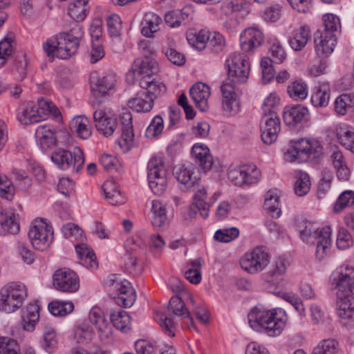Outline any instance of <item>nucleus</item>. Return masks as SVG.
<instances>
[{
	"mask_svg": "<svg viewBox=\"0 0 354 354\" xmlns=\"http://www.w3.org/2000/svg\"><path fill=\"white\" fill-rule=\"evenodd\" d=\"M250 327L257 331H266L270 336L279 335L286 324L285 311L274 309L272 311L252 309L248 315Z\"/></svg>",
	"mask_w": 354,
	"mask_h": 354,
	"instance_id": "1",
	"label": "nucleus"
},
{
	"mask_svg": "<svg viewBox=\"0 0 354 354\" xmlns=\"http://www.w3.org/2000/svg\"><path fill=\"white\" fill-rule=\"evenodd\" d=\"M79 48V39L71 30L70 32H61L48 39L43 44V49L48 57L53 60L55 56L67 59L73 56Z\"/></svg>",
	"mask_w": 354,
	"mask_h": 354,
	"instance_id": "2",
	"label": "nucleus"
},
{
	"mask_svg": "<svg viewBox=\"0 0 354 354\" xmlns=\"http://www.w3.org/2000/svg\"><path fill=\"white\" fill-rule=\"evenodd\" d=\"M324 156L323 146L317 140L299 139L292 142L285 153L286 160L301 162L307 159L318 163Z\"/></svg>",
	"mask_w": 354,
	"mask_h": 354,
	"instance_id": "3",
	"label": "nucleus"
},
{
	"mask_svg": "<svg viewBox=\"0 0 354 354\" xmlns=\"http://www.w3.org/2000/svg\"><path fill=\"white\" fill-rule=\"evenodd\" d=\"M301 239L307 243L316 245V257L324 259L329 252L331 245V228L329 226L317 230L313 224L308 221H301L298 224Z\"/></svg>",
	"mask_w": 354,
	"mask_h": 354,
	"instance_id": "4",
	"label": "nucleus"
},
{
	"mask_svg": "<svg viewBox=\"0 0 354 354\" xmlns=\"http://www.w3.org/2000/svg\"><path fill=\"white\" fill-rule=\"evenodd\" d=\"M145 91H141L136 97L128 101L129 106L138 113H148L153 107L154 100L161 93H165L166 86L164 84L149 85V82L142 80L139 85Z\"/></svg>",
	"mask_w": 354,
	"mask_h": 354,
	"instance_id": "5",
	"label": "nucleus"
},
{
	"mask_svg": "<svg viewBox=\"0 0 354 354\" xmlns=\"http://www.w3.org/2000/svg\"><path fill=\"white\" fill-rule=\"evenodd\" d=\"M27 297V290L24 284L12 282L0 290V310L6 313L16 311L23 305Z\"/></svg>",
	"mask_w": 354,
	"mask_h": 354,
	"instance_id": "6",
	"label": "nucleus"
},
{
	"mask_svg": "<svg viewBox=\"0 0 354 354\" xmlns=\"http://www.w3.org/2000/svg\"><path fill=\"white\" fill-rule=\"evenodd\" d=\"M158 64L156 61L150 57H144L143 59H137L131 71L127 74V80L129 82H138L141 85L142 80L149 82V85L163 84L152 75L158 73Z\"/></svg>",
	"mask_w": 354,
	"mask_h": 354,
	"instance_id": "7",
	"label": "nucleus"
},
{
	"mask_svg": "<svg viewBox=\"0 0 354 354\" xmlns=\"http://www.w3.org/2000/svg\"><path fill=\"white\" fill-rule=\"evenodd\" d=\"M52 161L62 170H68L72 173H78L84 163L82 150L75 147L73 151L58 149L51 155Z\"/></svg>",
	"mask_w": 354,
	"mask_h": 354,
	"instance_id": "8",
	"label": "nucleus"
},
{
	"mask_svg": "<svg viewBox=\"0 0 354 354\" xmlns=\"http://www.w3.org/2000/svg\"><path fill=\"white\" fill-rule=\"evenodd\" d=\"M149 186L154 194L161 195L167 186V169L160 158H151L147 165Z\"/></svg>",
	"mask_w": 354,
	"mask_h": 354,
	"instance_id": "9",
	"label": "nucleus"
},
{
	"mask_svg": "<svg viewBox=\"0 0 354 354\" xmlns=\"http://www.w3.org/2000/svg\"><path fill=\"white\" fill-rule=\"evenodd\" d=\"M106 286L109 288V291L115 294L113 299L118 306L129 308L136 301V292L128 281H118L113 277L107 280Z\"/></svg>",
	"mask_w": 354,
	"mask_h": 354,
	"instance_id": "10",
	"label": "nucleus"
},
{
	"mask_svg": "<svg viewBox=\"0 0 354 354\" xmlns=\"http://www.w3.org/2000/svg\"><path fill=\"white\" fill-rule=\"evenodd\" d=\"M270 262V255L266 247L258 246L247 252L241 259V268L250 274L262 271Z\"/></svg>",
	"mask_w": 354,
	"mask_h": 354,
	"instance_id": "11",
	"label": "nucleus"
},
{
	"mask_svg": "<svg viewBox=\"0 0 354 354\" xmlns=\"http://www.w3.org/2000/svg\"><path fill=\"white\" fill-rule=\"evenodd\" d=\"M227 74L231 80L237 83H245L250 71V64L247 55L234 53L225 61Z\"/></svg>",
	"mask_w": 354,
	"mask_h": 354,
	"instance_id": "12",
	"label": "nucleus"
},
{
	"mask_svg": "<svg viewBox=\"0 0 354 354\" xmlns=\"http://www.w3.org/2000/svg\"><path fill=\"white\" fill-rule=\"evenodd\" d=\"M28 238L35 249L43 250L52 243L53 228L44 219L35 220L29 230Z\"/></svg>",
	"mask_w": 354,
	"mask_h": 354,
	"instance_id": "13",
	"label": "nucleus"
},
{
	"mask_svg": "<svg viewBox=\"0 0 354 354\" xmlns=\"http://www.w3.org/2000/svg\"><path fill=\"white\" fill-rule=\"evenodd\" d=\"M96 129L105 137L111 136L118 126L117 118L111 109L103 107L93 113Z\"/></svg>",
	"mask_w": 354,
	"mask_h": 354,
	"instance_id": "14",
	"label": "nucleus"
},
{
	"mask_svg": "<svg viewBox=\"0 0 354 354\" xmlns=\"http://www.w3.org/2000/svg\"><path fill=\"white\" fill-rule=\"evenodd\" d=\"M345 272L342 270L337 273L332 280L333 288L337 289V297H347L353 299L354 297V275L353 268L346 266Z\"/></svg>",
	"mask_w": 354,
	"mask_h": 354,
	"instance_id": "15",
	"label": "nucleus"
},
{
	"mask_svg": "<svg viewBox=\"0 0 354 354\" xmlns=\"http://www.w3.org/2000/svg\"><path fill=\"white\" fill-rule=\"evenodd\" d=\"M53 286L62 292H75L80 288L78 276L73 270L59 269L53 274Z\"/></svg>",
	"mask_w": 354,
	"mask_h": 354,
	"instance_id": "16",
	"label": "nucleus"
},
{
	"mask_svg": "<svg viewBox=\"0 0 354 354\" xmlns=\"http://www.w3.org/2000/svg\"><path fill=\"white\" fill-rule=\"evenodd\" d=\"M261 125V139L266 145H271L277 138L281 129L280 119L278 113H271L270 115H263Z\"/></svg>",
	"mask_w": 354,
	"mask_h": 354,
	"instance_id": "17",
	"label": "nucleus"
},
{
	"mask_svg": "<svg viewBox=\"0 0 354 354\" xmlns=\"http://www.w3.org/2000/svg\"><path fill=\"white\" fill-rule=\"evenodd\" d=\"M223 95V109L227 116L234 115L240 110L239 91L231 83H225L221 86Z\"/></svg>",
	"mask_w": 354,
	"mask_h": 354,
	"instance_id": "18",
	"label": "nucleus"
},
{
	"mask_svg": "<svg viewBox=\"0 0 354 354\" xmlns=\"http://www.w3.org/2000/svg\"><path fill=\"white\" fill-rule=\"evenodd\" d=\"M89 321L95 326L101 342L109 343L112 337V328L99 308H93L89 311Z\"/></svg>",
	"mask_w": 354,
	"mask_h": 354,
	"instance_id": "19",
	"label": "nucleus"
},
{
	"mask_svg": "<svg viewBox=\"0 0 354 354\" xmlns=\"http://www.w3.org/2000/svg\"><path fill=\"white\" fill-rule=\"evenodd\" d=\"M335 35H326L316 32L314 35L315 49L319 57H328L334 50L336 44Z\"/></svg>",
	"mask_w": 354,
	"mask_h": 354,
	"instance_id": "20",
	"label": "nucleus"
},
{
	"mask_svg": "<svg viewBox=\"0 0 354 354\" xmlns=\"http://www.w3.org/2000/svg\"><path fill=\"white\" fill-rule=\"evenodd\" d=\"M240 41L241 50L246 53L250 52L263 44V35L258 28H247L241 33Z\"/></svg>",
	"mask_w": 354,
	"mask_h": 354,
	"instance_id": "21",
	"label": "nucleus"
},
{
	"mask_svg": "<svg viewBox=\"0 0 354 354\" xmlns=\"http://www.w3.org/2000/svg\"><path fill=\"white\" fill-rule=\"evenodd\" d=\"M192 155L195 158L199 169L205 173L213 166V158L209 148L205 145L195 144L192 149Z\"/></svg>",
	"mask_w": 354,
	"mask_h": 354,
	"instance_id": "22",
	"label": "nucleus"
},
{
	"mask_svg": "<svg viewBox=\"0 0 354 354\" xmlns=\"http://www.w3.org/2000/svg\"><path fill=\"white\" fill-rule=\"evenodd\" d=\"M309 113L307 108L301 105L285 108L283 113L284 122L289 127H294L297 124L308 120Z\"/></svg>",
	"mask_w": 354,
	"mask_h": 354,
	"instance_id": "23",
	"label": "nucleus"
},
{
	"mask_svg": "<svg viewBox=\"0 0 354 354\" xmlns=\"http://www.w3.org/2000/svg\"><path fill=\"white\" fill-rule=\"evenodd\" d=\"M189 95L196 106L204 112L207 109V100L210 95L209 87L203 83L198 82L189 89Z\"/></svg>",
	"mask_w": 354,
	"mask_h": 354,
	"instance_id": "24",
	"label": "nucleus"
},
{
	"mask_svg": "<svg viewBox=\"0 0 354 354\" xmlns=\"http://www.w3.org/2000/svg\"><path fill=\"white\" fill-rule=\"evenodd\" d=\"M120 120L122 125V134L119 140V145L122 147H125L129 149L133 145L134 137L132 115L130 112H124L120 115Z\"/></svg>",
	"mask_w": 354,
	"mask_h": 354,
	"instance_id": "25",
	"label": "nucleus"
},
{
	"mask_svg": "<svg viewBox=\"0 0 354 354\" xmlns=\"http://www.w3.org/2000/svg\"><path fill=\"white\" fill-rule=\"evenodd\" d=\"M330 161L337 169V176L339 179L347 180L350 176V171L346 165L342 151L337 146L333 145L330 147Z\"/></svg>",
	"mask_w": 354,
	"mask_h": 354,
	"instance_id": "26",
	"label": "nucleus"
},
{
	"mask_svg": "<svg viewBox=\"0 0 354 354\" xmlns=\"http://www.w3.org/2000/svg\"><path fill=\"white\" fill-rule=\"evenodd\" d=\"M168 311L174 317H181L187 319L189 326L196 330L194 325L193 320L190 317V313L187 310L185 302L179 296L172 297L167 306Z\"/></svg>",
	"mask_w": 354,
	"mask_h": 354,
	"instance_id": "27",
	"label": "nucleus"
},
{
	"mask_svg": "<svg viewBox=\"0 0 354 354\" xmlns=\"http://www.w3.org/2000/svg\"><path fill=\"white\" fill-rule=\"evenodd\" d=\"M287 262L282 258H277L273 261L267 272V281L273 284L281 283L286 274Z\"/></svg>",
	"mask_w": 354,
	"mask_h": 354,
	"instance_id": "28",
	"label": "nucleus"
},
{
	"mask_svg": "<svg viewBox=\"0 0 354 354\" xmlns=\"http://www.w3.org/2000/svg\"><path fill=\"white\" fill-rule=\"evenodd\" d=\"M151 223L155 227L165 229L169 225L165 205L158 200L152 201Z\"/></svg>",
	"mask_w": 354,
	"mask_h": 354,
	"instance_id": "29",
	"label": "nucleus"
},
{
	"mask_svg": "<svg viewBox=\"0 0 354 354\" xmlns=\"http://www.w3.org/2000/svg\"><path fill=\"white\" fill-rule=\"evenodd\" d=\"M310 30L308 26L295 29L289 37V44L294 50H301L310 39Z\"/></svg>",
	"mask_w": 354,
	"mask_h": 354,
	"instance_id": "30",
	"label": "nucleus"
},
{
	"mask_svg": "<svg viewBox=\"0 0 354 354\" xmlns=\"http://www.w3.org/2000/svg\"><path fill=\"white\" fill-rule=\"evenodd\" d=\"M17 119L22 124L29 125L41 121V116L37 109V105L28 102L25 106L19 108Z\"/></svg>",
	"mask_w": 354,
	"mask_h": 354,
	"instance_id": "31",
	"label": "nucleus"
},
{
	"mask_svg": "<svg viewBox=\"0 0 354 354\" xmlns=\"http://www.w3.org/2000/svg\"><path fill=\"white\" fill-rule=\"evenodd\" d=\"M102 189L109 203L113 205H120L125 203L126 199L122 196L121 192L118 190V187L113 178L106 180L103 185Z\"/></svg>",
	"mask_w": 354,
	"mask_h": 354,
	"instance_id": "32",
	"label": "nucleus"
},
{
	"mask_svg": "<svg viewBox=\"0 0 354 354\" xmlns=\"http://www.w3.org/2000/svg\"><path fill=\"white\" fill-rule=\"evenodd\" d=\"M39 306L37 303L29 304L21 316V326L24 330L32 331L39 319Z\"/></svg>",
	"mask_w": 354,
	"mask_h": 354,
	"instance_id": "33",
	"label": "nucleus"
},
{
	"mask_svg": "<svg viewBox=\"0 0 354 354\" xmlns=\"http://www.w3.org/2000/svg\"><path fill=\"white\" fill-rule=\"evenodd\" d=\"M162 19L153 12H147L141 22V33L147 37H153V33L159 30Z\"/></svg>",
	"mask_w": 354,
	"mask_h": 354,
	"instance_id": "34",
	"label": "nucleus"
},
{
	"mask_svg": "<svg viewBox=\"0 0 354 354\" xmlns=\"http://www.w3.org/2000/svg\"><path fill=\"white\" fill-rule=\"evenodd\" d=\"M115 82V77L112 74L106 75L98 79L91 86L93 95L105 96L106 95L111 94L114 89Z\"/></svg>",
	"mask_w": 354,
	"mask_h": 354,
	"instance_id": "35",
	"label": "nucleus"
},
{
	"mask_svg": "<svg viewBox=\"0 0 354 354\" xmlns=\"http://www.w3.org/2000/svg\"><path fill=\"white\" fill-rule=\"evenodd\" d=\"M80 263L86 268L95 269L98 265L93 251L84 243H80L75 246Z\"/></svg>",
	"mask_w": 354,
	"mask_h": 354,
	"instance_id": "36",
	"label": "nucleus"
},
{
	"mask_svg": "<svg viewBox=\"0 0 354 354\" xmlns=\"http://www.w3.org/2000/svg\"><path fill=\"white\" fill-rule=\"evenodd\" d=\"M35 137L43 149L53 147L56 141L55 132L48 125L39 126L35 131Z\"/></svg>",
	"mask_w": 354,
	"mask_h": 354,
	"instance_id": "37",
	"label": "nucleus"
},
{
	"mask_svg": "<svg viewBox=\"0 0 354 354\" xmlns=\"http://www.w3.org/2000/svg\"><path fill=\"white\" fill-rule=\"evenodd\" d=\"M110 319L113 326L124 333L131 330V317L122 310H113L110 313Z\"/></svg>",
	"mask_w": 354,
	"mask_h": 354,
	"instance_id": "38",
	"label": "nucleus"
},
{
	"mask_svg": "<svg viewBox=\"0 0 354 354\" xmlns=\"http://www.w3.org/2000/svg\"><path fill=\"white\" fill-rule=\"evenodd\" d=\"M336 134L339 143L354 153V129L346 124H340L336 128Z\"/></svg>",
	"mask_w": 354,
	"mask_h": 354,
	"instance_id": "39",
	"label": "nucleus"
},
{
	"mask_svg": "<svg viewBox=\"0 0 354 354\" xmlns=\"http://www.w3.org/2000/svg\"><path fill=\"white\" fill-rule=\"evenodd\" d=\"M88 118L84 116H76L69 123L71 130L77 136L86 140L91 135V130L88 127Z\"/></svg>",
	"mask_w": 354,
	"mask_h": 354,
	"instance_id": "40",
	"label": "nucleus"
},
{
	"mask_svg": "<svg viewBox=\"0 0 354 354\" xmlns=\"http://www.w3.org/2000/svg\"><path fill=\"white\" fill-rule=\"evenodd\" d=\"M329 86L327 84H322L315 88L311 97V103L315 107H324L328 105L330 94Z\"/></svg>",
	"mask_w": 354,
	"mask_h": 354,
	"instance_id": "41",
	"label": "nucleus"
},
{
	"mask_svg": "<svg viewBox=\"0 0 354 354\" xmlns=\"http://www.w3.org/2000/svg\"><path fill=\"white\" fill-rule=\"evenodd\" d=\"M263 206L272 218H277L280 216L279 196L274 191L270 190L267 192Z\"/></svg>",
	"mask_w": 354,
	"mask_h": 354,
	"instance_id": "42",
	"label": "nucleus"
},
{
	"mask_svg": "<svg viewBox=\"0 0 354 354\" xmlns=\"http://www.w3.org/2000/svg\"><path fill=\"white\" fill-rule=\"evenodd\" d=\"M354 313V297L337 298V315L344 319H349Z\"/></svg>",
	"mask_w": 354,
	"mask_h": 354,
	"instance_id": "43",
	"label": "nucleus"
},
{
	"mask_svg": "<svg viewBox=\"0 0 354 354\" xmlns=\"http://www.w3.org/2000/svg\"><path fill=\"white\" fill-rule=\"evenodd\" d=\"M74 309L71 301H52L48 305L50 313L54 316L63 317L71 313Z\"/></svg>",
	"mask_w": 354,
	"mask_h": 354,
	"instance_id": "44",
	"label": "nucleus"
},
{
	"mask_svg": "<svg viewBox=\"0 0 354 354\" xmlns=\"http://www.w3.org/2000/svg\"><path fill=\"white\" fill-rule=\"evenodd\" d=\"M209 33L201 30L198 33H190L187 35V39L190 45L198 50H203L208 44Z\"/></svg>",
	"mask_w": 354,
	"mask_h": 354,
	"instance_id": "45",
	"label": "nucleus"
},
{
	"mask_svg": "<svg viewBox=\"0 0 354 354\" xmlns=\"http://www.w3.org/2000/svg\"><path fill=\"white\" fill-rule=\"evenodd\" d=\"M19 215L13 212L6 214L1 221V225L5 233L15 234L19 231Z\"/></svg>",
	"mask_w": 354,
	"mask_h": 354,
	"instance_id": "46",
	"label": "nucleus"
},
{
	"mask_svg": "<svg viewBox=\"0 0 354 354\" xmlns=\"http://www.w3.org/2000/svg\"><path fill=\"white\" fill-rule=\"evenodd\" d=\"M310 180L309 176L303 171L297 174V180L295 184V192L299 196L306 195L310 190Z\"/></svg>",
	"mask_w": 354,
	"mask_h": 354,
	"instance_id": "47",
	"label": "nucleus"
},
{
	"mask_svg": "<svg viewBox=\"0 0 354 354\" xmlns=\"http://www.w3.org/2000/svg\"><path fill=\"white\" fill-rule=\"evenodd\" d=\"M37 109L39 111L41 116V120L47 114H51L55 118H58L61 115V113L58 108L51 102H48L43 98L38 99Z\"/></svg>",
	"mask_w": 354,
	"mask_h": 354,
	"instance_id": "48",
	"label": "nucleus"
},
{
	"mask_svg": "<svg viewBox=\"0 0 354 354\" xmlns=\"http://www.w3.org/2000/svg\"><path fill=\"white\" fill-rule=\"evenodd\" d=\"M290 97L295 100H303L308 95L307 86L304 82L295 81L288 87Z\"/></svg>",
	"mask_w": 354,
	"mask_h": 354,
	"instance_id": "49",
	"label": "nucleus"
},
{
	"mask_svg": "<svg viewBox=\"0 0 354 354\" xmlns=\"http://www.w3.org/2000/svg\"><path fill=\"white\" fill-rule=\"evenodd\" d=\"M339 344L333 339L322 340L313 351L312 354H336Z\"/></svg>",
	"mask_w": 354,
	"mask_h": 354,
	"instance_id": "50",
	"label": "nucleus"
},
{
	"mask_svg": "<svg viewBox=\"0 0 354 354\" xmlns=\"http://www.w3.org/2000/svg\"><path fill=\"white\" fill-rule=\"evenodd\" d=\"M207 196L206 190L204 188L199 189L194 195L195 206L198 208L201 216L206 218L209 215V205L205 201Z\"/></svg>",
	"mask_w": 354,
	"mask_h": 354,
	"instance_id": "51",
	"label": "nucleus"
},
{
	"mask_svg": "<svg viewBox=\"0 0 354 354\" xmlns=\"http://www.w3.org/2000/svg\"><path fill=\"white\" fill-rule=\"evenodd\" d=\"M324 28L317 32H324L326 35H335V32L340 28L338 17L333 14H326L323 16Z\"/></svg>",
	"mask_w": 354,
	"mask_h": 354,
	"instance_id": "52",
	"label": "nucleus"
},
{
	"mask_svg": "<svg viewBox=\"0 0 354 354\" xmlns=\"http://www.w3.org/2000/svg\"><path fill=\"white\" fill-rule=\"evenodd\" d=\"M225 46V41L222 35L218 32L209 33L207 48L213 53L218 54Z\"/></svg>",
	"mask_w": 354,
	"mask_h": 354,
	"instance_id": "53",
	"label": "nucleus"
},
{
	"mask_svg": "<svg viewBox=\"0 0 354 354\" xmlns=\"http://www.w3.org/2000/svg\"><path fill=\"white\" fill-rule=\"evenodd\" d=\"M164 129V121L162 118L158 115L151 121L146 129V136L149 138H154L158 136Z\"/></svg>",
	"mask_w": 354,
	"mask_h": 354,
	"instance_id": "54",
	"label": "nucleus"
},
{
	"mask_svg": "<svg viewBox=\"0 0 354 354\" xmlns=\"http://www.w3.org/2000/svg\"><path fill=\"white\" fill-rule=\"evenodd\" d=\"M89 11L88 5H79L73 2L68 8L69 16L76 21H83Z\"/></svg>",
	"mask_w": 354,
	"mask_h": 354,
	"instance_id": "55",
	"label": "nucleus"
},
{
	"mask_svg": "<svg viewBox=\"0 0 354 354\" xmlns=\"http://www.w3.org/2000/svg\"><path fill=\"white\" fill-rule=\"evenodd\" d=\"M74 337L78 343H88L93 337V329L87 324H81L75 329Z\"/></svg>",
	"mask_w": 354,
	"mask_h": 354,
	"instance_id": "56",
	"label": "nucleus"
},
{
	"mask_svg": "<svg viewBox=\"0 0 354 354\" xmlns=\"http://www.w3.org/2000/svg\"><path fill=\"white\" fill-rule=\"evenodd\" d=\"M239 230L235 227L218 230L214 234V239L223 243H228L238 237Z\"/></svg>",
	"mask_w": 354,
	"mask_h": 354,
	"instance_id": "57",
	"label": "nucleus"
},
{
	"mask_svg": "<svg viewBox=\"0 0 354 354\" xmlns=\"http://www.w3.org/2000/svg\"><path fill=\"white\" fill-rule=\"evenodd\" d=\"M125 270L134 276L141 272V268L137 263V257L133 252H127L124 257Z\"/></svg>",
	"mask_w": 354,
	"mask_h": 354,
	"instance_id": "58",
	"label": "nucleus"
},
{
	"mask_svg": "<svg viewBox=\"0 0 354 354\" xmlns=\"http://www.w3.org/2000/svg\"><path fill=\"white\" fill-rule=\"evenodd\" d=\"M0 354H20L19 346L13 339L0 337Z\"/></svg>",
	"mask_w": 354,
	"mask_h": 354,
	"instance_id": "59",
	"label": "nucleus"
},
{
	"mask_svg": "<svg viewBox=\"0 0 354 354\" xmlns=\"http://www.w3.org/2000/svg\"><path fill=\"white\" fill-rule=\"evenodd\" d=\"M354 203V192L345 191L337 198L335 205L334 212H340L344 208Z\"/></svg>",
	"mask_w": 354,
	"mask_h": 354,
	"instance_id": "60",
	"label": "nucleus"
},
{
	"mask_svg": "<svg viewBox=\"0 0 354 354\" xmlns=\"http://www.w3.org/2000/svg\"><path fill=\"white\" fill-rule=\"evenodd\" d=\"M192 172L187 167L183 165L176 172V178L179 183L186 186L187 188H192L196 183V178H192Z\"/></svg>",
	"mask_w": 354,
	"mask_h": 354,
	"instance_id": "61",
	"label": "nucleus"
},
{
	"mask_svg": "<svg viewBox=\"0 0 354 354\" xmlns=\"http://www.w3.org/2000/svg\"><path fill=\"white\" fill-rule=\"evenodd\" d=\"M155 319L167 335L174 336V324L171 319L168 318L165 313L158 312L155 315Z\"/></svg>",
	"mask_w": 354,
	"mask_h": 354,
	"instance_id": "62",
	"label": "nucleus"
},
{
	"mask_svg": "<svg viewBox=\"0 0 354 354\" xmlns=\"http://www.w3.org/2000/svg\"><path fill=\"white\" fill-rule=\"evenodd\" d=\"M280 99L275 94H270L267 97L263 104V115H270L271 113H278L279 111Z\"/></svg>",
	"mask_w": 354,
	"mask_h": 354,
	"instance_id": "63",
	"label": "nucleus"
},
{
	"mask_svg": "<svg viewBox=\"0 0 354 354\" xmlns=\"http://www.w3.org/2000/svg\"><path fill=\"white\" fill-rule=\"evenodd\" d=\"M106 26L111 37H118L122 28V21L118 15H111L106 18Z\"/></svg>",
	"mask_w": 354,
	"mask_h": 354,
	"instance_id": "64",
	"label": "nucleus"
}]
</instances>
